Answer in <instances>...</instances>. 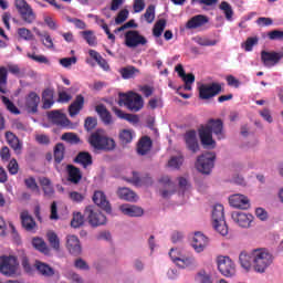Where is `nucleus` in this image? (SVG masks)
<instances>
[{
    "label": "nucleus",
    "instance_id": "nucleus-1",
    "mask_svg": "<svg viewBox=\"0 0 283 283\" xmlns=\"http://www.w3.org/2000/svg\"><path fill=\"white\" fill-rule=\"evenodd\" d=\"M275 258L264 248H256L250 251H242L239 254V264L245 273H266V270L273 264Z\"/></svg>",
    "mask_w": 283,
    "mask_h": 283
},
{
    "label": "nucleus",
    "instance_id": "nucleus-2",
    "mask_svg": "<svg viewBox=\"0 0 283 283\" xmlns=\"http://www.w3.org/2000/svg\"><path fill=\"white\" fill-rule=\"evenodd\" d=\"M213 134L217 136L218 140H222V138H224L222 120L211 119L205 126L199 128L201 145H203L206 149H216V140H213Z\"/></svg>",
    "mask_w": 283,
    "mask_h": 283
},
{
    "label": "nucleus",
    "instance_id": "nucleus-3",
    "mask_svg": "<svg viewBox=\"0 0 283 283\" xmlns=\"http://www.w3.org/2000/svg\"><path fill=\"white\" fill-rule=\"evenodd\" d=\"M169 258L179 269H197L198 260L193 254L185 253L180 248H172L169 251Z\"/></svg>",
    "mask_w": 283,
    "mask_h": 283
},
{
    "label": "nucleus",
    "instance_id": "nucleus-4",
    "mask_svg": "<svg viewBox=\"0 0 283 283\" xmlns=\"http://www.w3.org/2000/svg\"><path fill=\"white\" fill-rule=\"evenodd\" d=\"M88 143L98 151H112L116 147V142L109 138L104 129H97L91 134Z\"/></svg>",
    "mask_w": 283,
    "mask_h": 283
},
{
    "label": "nucleus",
    "instance_id": "nucleus-5",
    "mask_svg": "<svg viewBox=\"0 0 283 283\" xmlns=\"http://www.w3.org/2000/svg\"><path fill=\"white\" fill-rule=\"evenodd\" d=\"M118 105L120 107L125 105L130 112H140L145 102L143 101V96L138 95V93L129 92L119 94Z\"/></svg>",
    "mask_w": 283,
    "mask_h": 283
},
{
    "label": "nucleus",
    "instance_id": "nucleus-6",
    "mask_svg": "<svg viewBox=\"0 0 283 283\" xmlns=\"http://www.w3.org/2000/svg\"><path fill=\"white\" fill-rule=\"evenodd\" d=\"M212 227L220 235H229V227L224 220V206L218 203L212 209Z\"/></svg>",
    "mask_w": 283,
    "mask_h": 283
},
{
    "label": "nucleus",
    "instance_id": "nucleus-7",
    "mask_svg": "<svg viewBox=\"0 0 283 283\" xmlns=\"http://www.w3.org/2000/svg\"><path fill=\"white\" fill-rule=\"evenodd\" d=\"M0 273L6 275V277H14L19 273V261H17V256H0Z\"/></svg>",
    "mask_w": 283,
    "mask_h": 283
},
{
    "label": "nucleus",
    "instance_id": "nucleus-8",
    "mask_svg": "<svg viewBox=\"0 0 283 283\" xmlns=\"http://www.w3.org/2000/svg\"><path fill=\"white\" fill-rule=\"evenodd\" d=\"M214 163L216 155L213 153H206L197 158L195 167L200 174L209 176V174H211V171L213 170Z\"/></svg>",
    "mask_w": 283,
    "mask_h": 283
},
{
    "label": "nucleus",
    "instance_id": "nucleus-9",
    "mask_svg": "<svg viewBox=\"0 0 283 283\" xmlns=\"http://www.w3.org/2000/svg\"><path fill=\"white\" fill-rule=\"evenodd\" d=\"M84 216L91 227H103V224L107 223V217L94 206H87L84 210Z\"/></svg>",
    "mask_w": 283,
    "mask_h": 283
},
{
    "label": "nucleus",
    "instance_id": "nucleus-10",
    "mask_svg": "<svg viewBox=\"0 0 283 283\" xmlns=\"http://www.w3.org/2000/svg\"><path fill=\"white\" fill-rule=\"evenodd\" d=\"M231 220L241 229H251L255 222V217L252 213L235 210L231 212Z\"/></svg>",
    "mask_w": 283,
    "mask_h": 283
},
{
    "label": "nucleus",
    "instance_id": "nucleus-11",
    "mask_svg": "<svg viewBox=\"0 0 283 283\" xmlns=\"http://www.w3.org/2000/svg\"><path fill=\"white\" fill-rule=\"evenodd\" d=\"M217 266L224 277H233L235 275V263L229 256L219 255L217 258Z\"/></svg>",
    "mask_w": 283,
    "mask_h": 283
},
{
    "label": "nucleus",
    "instance_id": "nucleus-12",
    "mask_svg": "<svg viewBox=\"0 0 283 283\" xmlns=\"http://www.w3.org/2000/svg\"><path fill=\"white\" fill-rule=\"evenodd\" d=\"M198 90L199 98H201V101H209V98H213V96H218V94L222 92V86L216 82L203 83L198 86Z\"/></svg>",
    "mask_w": 283,
    "mask_h": 283
},
{
    "label": "nucleus",
    "instance_id": "nucleus-13",
    "mask_svg": "<svg viewBox=\"0 0 283 283\" xmlns=\"http://www.w3.org/2000/svg\"><path fill=\"white\" fill-rule=\"evenodd\" d=\"M14 6L21 15V19L25 23H34L36 20V14L34 13V10H32V7L25 2V0H15Z\"/></svg>",
    "mask_w": 283,
    "mask_h": 283
},
{
    "label": "nucleus",
    "instance_id": "nucleus-14",
    "mask_svg": "<svg viewBox=\"0 0 283 283\" xmlns=\"http://www.w3.org/2000/svg\"><path fill=\"white\" fill-rule=\"evenodd\" d=\"M124 43L126 48H139V45H147V38L137 30H129L124 35Z\"/></svg>",
    "mask_w": 283,
    "mask_h": 283
},
{
    "label": "nucleus",
    "instance_id": "nucleus-15",
    "mask_svg": "<svg viewBox=\"0 0 283 283\" xmlns=\"http://www.w3.org/2000/svg\"><path fill=\"white\" fill-rule=\"evenodd\" d=\"M209 237L207 234L198 231L195 232L191 239V248L193 249L195 253H205L207 248L209 247Z\"/></svg>",
    "mask_w": 283,
    "mask_h": 283
},
{
    "label": "nucleus",
    "instance_id": "nucleus-16",
    "mask_svg": "<svg viewBox=\"0 0 283 283\" xmlns=\"http://www.w3.org/2000/svg\"><path fill=\"white\" fill-rule=\"evenodd\" d=\"M229 205L233 209H241L242 211H248L251 209V199L242 193H234L229 197Z\"/></svg>",
    "mask_w": 283,
    "mask_h": 283
},
{
    "label": "nucleus",
    "instance_id": "nucleus-17",
    "mask_svg": "<svg viewBox=\"0 0 283 283\" xmlns=\"http://www.w3.org/2000/svg\"><path fill=\"white\" fill-rule=\"evenodd\" d=\"M159 193L161 198H171L176 193V185L169 176L159 179Z\"/></svg>",
    "mask_w": 283,
    "mask_h": 283
},
{
    "label": "nucleus",
    "instance_id": "nucleus-18",
    "mask_svg": "<svg viewBox=\"0 0 283 283\" xmlns=\"http://www.w3.org/2000/svg\"><path fill=\"white\" fill-rule=\"evenodd\" d=\"M34 266L36 271L40 273V275H43V277H52L53 282H59V280H61V274L53 270V268L50 266V264L36 261Z\"/></svg>",
    "mask_w": 283,
    "mask_h": 283
},
{
    "label": "nucleus",
    "instance_id": "nucleus-19",
    "mask_svg": "<svg viewBox=\"0 0 283 283\" xmlns=\"http://www.w3.org/2000/svg\"><path fill=\"white\" fill-rule=\"evenodd\" d=\"M282 53L277 52H269V51H262L261 52V61L264 65V67H275L280 61H282Z\"/></svg>",
    "mask_w": 283,
    "mask_h": 283
},
{
    "label": "nucleus",
    "instance_id": "nucleus-20",
    "mask_svg": "<svg viewBox=\"0 0 283 283\" xmlns=\"http://www.w3.org/2000/svg\"><path fill=\"white\" fill-rule=\"evenodd\" d=\"M119 211L128 218H142L145 214V210L136 205L124 203L119 206Z\"/></svg>",
    "mask_w": 283,
    "mask_h": 283
},
{
    "label": "nucleus",
    "instance_id": "nucleus-21",
    "mask_svg": "<svg viewBox=\"0 0 283 283\" xmlns=\"http://www.w3.org/2000/svg\"><path fill=\"white\" fill-rule=\"evenodd\" d=\"M93 202L99 207V209L106 211V213H112V206L109 205V200H107L105 192L96 190L93 195Z\"/></svg>",
    "mask_w": 283,
    "mask_h": 283
},
{
    "label": "nucleus",
    "instance_id": "nucleus-22",
    "mask_svg": "<svg viewBox=\"0 0 283 283\" xmlns=\"http://www.w3.org/2000/svg\"><path fill=\"white\" fill-rule=\"evenodd\" d=\"M178 196L184 198V200H187L189 198V193L191 191V184L189 182V179L187 177H178Z\"/></svg>",
    "mask_w": 283,
    "mask_h": 283
},
{
    "label": "nucleus",
    "instance_id": "nucleus-23",
    "mask_svg": "<svg viewBox=\"0 0 283 283\" xmlns=\"http://www.w3.org/2000/svg\"><path fill=\"white\" fill-rule=\"evenodd\" d=\"M66 249L72 255H81V241L78 240V237L69 234L66 237Z\"/></svg>",
    "mask_w": 283,
    "mask_h": 283
},
{
    "label": "nucleus",
    "instance_id": "nucleus-24",
    "mask_svg": "<svg viewBox=\"0 0 283 283\" xmlns=\"http://www.w3.org/2000/svg\"><path fill=\"white\" fill-rule=\"evenodd\" d=\"M49 120H52L54 125H60V127H69L70 119L61 111H52L49 113Z\"/></svg>",
    "mask_w": 283,
    "mask_h": 283
},
{
    "label": "nucleus",
    "instance_id": "nucleus-25",
    "mask_svg": "<svg viewBox=\"0 0 283 283\" xmlns=\"http://www.w3.org/2000/svg\"><path fill=\"white\" fill-rule=\"evenodd\" d=\"M207 23H209V18L198 14L188 20L186 28L187 30H198V28H202V25H207Z\"/></svg>",
    "mask_w": 283,
    "mask_h": 283
},
{
    "label": "nucleus",
    "instance_id": "nucleus-26",
    "mask_svg": "<svg viewBox=\"0 0 283 283\" xmlns=\"http://www.w3.org/2000/svg\"><path fill=\"white\" fill-rule=\"evenodd\" d=\"M185 140L188 149L192 151V154H196L198 149H200V146L198 145V136L196 134V130H189L185 135Z\"/></svg>",
    "mask_w": 283,
    "mask_h": 283
},
{
    "label": "nucleus",
    "instance_id": "nucleus-27",
    "mask_svg": "<svg viewBox=\"0 0 283 283\" xmlns=\"http://www.w3.org/2000/svg\"><path fill=\"white\" fill-rule=\"evenodd\" d=\"M83 105H85V97L77 95L75 101L69 106L70 116H76L83 109Z\"/></svg>",
    "mask_w": 283,
    "mask_h": 283
},
{
    "label": "nucleus",
    "instance_id": "nucleus-28",
    "mask_svg": "<svg viewBox=\"0 0 283 283\" xmlns=\"http://www.w3.org/2000/svg\"><path fill=\"white\" fill-rule=\"evenodd\" d=\"M39 103H41V97H39L36 93H30L25 101L28 112H32V114H34L39 107Z\"/></svg>",
    "mask_w": 283,
    "mask_h": 283
},
{
    "label": "nucleus",
    "instance_id": "nucleus-29",
    "mask_svg": "<svg viewBox=\"0 0 283 283\" xmlns=\"http://www.w3.org/2000/svg\"><path fill=\"white\" fill-rule=\"evenodd\" d=\"M6 138L8 145H10L11 148L15 151V154H21V142L19 140V137L14 135L12 132H7L6 133Z\"/></svg>",
    "mask_w": 283,
    "mask_h": 283
},
{
    "label": "nucleus",
    "instance_id": "nucleus-30",
    "mask_svg": "<svg viewBox=\"0 0 283 283\" xmlns=\"http://www.w3.org/2000/svg\"><path fill=\"white\" fill-rule=\"evenodd\" d=\"M95 109L104 125H112L114 123L112 114L109 113V111H107V108L104 105H97Z\"/></svg>",
    "mask_w": 283,
    "mask_h": 283
},
{
    "label": "nucleus",
    "instance_id": "nucleus-31",
    "mask_svg": "<svg viewBox=\"0 0 283 283\" xmlns=\"http://www.w3.org/2000/svg\"><path fill=\"white\" fill-rule=\"evenodd\" d=\"M81 178H83V175L81 174V170L74 166H67V180L69 182H72L73 185H78L81 182Z\"/></svg>",
    "mask_w": 283,
    "mask_h": 283
},
{
    "label": "nucleus",
    "instance_id": "nucleus-32",
    "mask_svg": "<svg viewBox=\"0 0 283 283\" xmlns=\"http://www.w3.org/2000/svg\"><path fill=\"white\" fill-rule=\"evenodd\" d=\"M32 244L36 251L43 253L44 255H51L52 250L48 247V243L42 238H34Z\"/></svg>",
    "mask_w": 283,
    "mask_h": 283
},
{
    "label": "nucleus",
    "instance_id": "nucleus-33",
    "mask_svg": "<svg viewBox=\"0 0 283 283\" xmlns=\"http://www.w3.org/2000/svg\"><path fill=\"white\" fill-rule=\"evenodd\" d=\"M117 196L122 200H126L128 202H135L138 199V197H136V192L132 191L129 188H119L117 190Z\"/></svg>",
    "mask_w": 283,
    "mask_h": 283
},
{
    "label": "nucleus",
    "instance_id": "nucleus-34",
    "mask_svg": "<svg viewBox=\"0 0 283 283\" xmlns=\"http://www.w3.org/2000/svg\"><path fill=\"white\" fill-rule=\"evenodd\" d=\"M21 220L22 227H24L27 231H32L33 229H36V222H34V219L32 218V216H30V212L23 211L21 213Z\"/></svg>",
    "mask_w": 283,
    "mask_h": 283
},
{
    "label": "nucleus",
    "instance_id": "nucleus-35",
    "mask_svg": "<svg viewBox=\"0 0 283 283\" xmlns=\"http://www.w3.org/2000/svg\"><path fill=\"white\" fill-rule=\"evenodd\" d=\"M151 149V139L149 137H143L137 145V153L140 156L149 154Z\"/></svg>",
    "mask_w": 283,
    "mask_h": 283
},
{
    "label": "nucleus",
    "instance_id": "nucleus-36",
    "mask_svg": "<svg viewBox=\"0 0 283 283\" xmlns=\"http://www.w3.org/2000/svg\"><path fill=\"white\" fill-rule=\"evenodd\" d=\"M46 238L50 247H52L54 251H61V239H59L56 232L49 230L46 232Z\"/></svg>",
    "mask_w": 283,
    "mask_h": 283
},
{
    "label": "nucleus",
    "instance_id": "nucleus-37",
    "mask_svg": "<svg viewBox=\"0 0 283 283\" xmlns=\"http://www.w3.org/2000/svg\"><path fill=\"white\" fill-rule=\"evenodd\" d=\"M192 41L202 48H211L213 45H218V40H211L205 35H196L192 38Z\"/></svg>",
    "mask_w": 283,
    "mask_h": 283
},
{
    "label": "nucleus",
    "instance_id": "nucleus-38",
    "mask_svg": "<svg viewBox=\"0 0 283 283\" xmlns=\"http://www.w3.org/2000/svg\"><path fill=\"white\" fill-rule=\"evenodd\" d=\"M43 108L50 109L54 105V91L48 88L42 93Z\"/></svg>",
    "mask_w": 283,
    "mask_h": 283
},
{
    "label": "nucleus",
    "instance_id": "nucleus-39",
    "mask_svg": "<svg viewBox=\"0 0 283 283\" xmlns=\"http://www.w3.org/2000/svg\"><path fill=\"white\" fill-rule=\"evenodd\" d=\"M136 137V134L132 129H122L119 132V140L122 145H129Z\"/></svg>",
    "mask_w": 283,
    "mask_h": 283
},
{
    "label": "nucleus",
    "instance_id": "nucleus-40",
    "mask_svg": "<svg viewBox=\"0 0 283 283\" xmlns=\"http://www.w3.org/2000/svg\"><path fill=\"white\" fill-rule=\"evenodd\" d=\"M36 36H40L43 45H45V48H54V42L52 41V36H50V33H48L46 31H39V29H33Z\"/></svg>",
    "mask_w": 283,
    "mask_h": 283
},
{
    "label": "nucleus",
    "instance_id": "nucleus-41",
    "mask_svg": "<svg viewBox=\"0 0 283 283\" xmlns=\"http://www.w3.org/2000/svg\"><path fill=\"white\" fill-rule=\"evenodd\" d=\"M185 163V158L182 156H172L168 163L167 167L168 169L178 170L182 167V164Z\"/></svg>",
    "mask_w": 283,
    "mask_h": 283
},
{
    "label": "nucleus",
    "instance_id": "nucleus-42",
    "mask_svg": "<svg viewBox=\"0 0 283 283\" xmlns=\"http://www.w3.org/2000/svg\"><path fill=\"white\" fill-rule=\"evenodd\" d=\"M40 185L43 189L44 195L52 197L54 196V187H52V181L49 178H40Z\"/></svg>",
    "mask_w": 283,
    "mask_h": 283
},
{
    "label": "nucleus",
    "instance_id": "nucleus-43",
    "mask_svg": "<svg viewBox=\"0 0 283 283\" xmlns=\"http://www.w3.org/2000/svg\"><path fill=\"white\" fill-rule=\"evenodd\" d=\"M75 163H78V165H82L84 169H87V167L92 165V155L88 153H80L75 159Z\"/></svg>",
    "mask_w": 283,
    "mask_h": 283
},
{
    "label": "nucleus",
    "instance_id": "nucleus-44",
    "mask_svg": "<svg viewBox=\"0 0 283 283\" xmlns=\"http://www.w3.org/2000/svg\"><path fill=\"white\" fill-rule=\"evenodd\" d=\"M195 280L197 283H213V279L211 277V273H209L207 270H200L196 276Z\"/></svg>",
    "mask_w": 283,
    "mask_h": 283
},
{
    "label": "nucleus",
    "instance_id": "nucleus-45",
    "mask_svg": "<svg viewBox=\"0 0 283 283\" xmlns=\"http://www.w3.org/2000/svg\"><path fill=\"white\" fill-rule=\"evenodd\" d=\"M67 199L74 205H81L85 200V193L78 192L76 190H70L67 192Z\"/></svg>",
    "mask_w": 283,
    "mask_h": 283
},
{
    "label": "nucleus",
    "instance_id": "nucleus-46",
    "mask_svg": "<svg viewBox=\"0 0 283 283\" xmlns=\"http://www.w3.org/2000/svg\"><path fill=\"white\" fill-rule=\"evenodd\" d=\"M142 19H145L146 23H154L156 19V6H148Z\"/></svg>",
    "mask_w": 283,
    "mask_h": 283
},
{
    "label": "nucleus",
    "instance_id": "nucleus-47",
    "mask_svg": "<svg viewBox=\"0 0 283 283\" xmlns=\"http://www.w3.org/2000/svg\"><path fill=\"white\" fill-rule=\"evenodd\" d=\"M113 112L116 114L118 118H122L123 120H128V123H138V116L123 113V111L114 107Z\"/></svg>",
    "mask_w": 283,
    "mask_h": 283
},
{
    "label": "nucleus",
    "instance_id": "nucleus-48",
    "mask_svg": "<svg viewBox=\"0 0 283 283\" xmlns=\"http://www.w3.org/2000/svg\"><path fill=\"white\" fill-rule=\"evenodd\" d=\"M219 9L222 10L227 21H232L233 19V8L229 2L227 1H221Z\"/></svg>",
    "mask_w": 283,
    "mask_h": 283
},
{
    "label": "nucleus",
    "instance_id": "nucleus-49",
    "mask_svg": "<svg viewBox=\"0 0 283 283\" xmlns=\"http://www.w3.org/2000/svg\"><path fill=\"white\" fill-rule=\"evenodd\" d=\"M6 85H8V69L6 66H0V92L6 94Z\"/></svg>",
    "mask_w": 283,
    "mask_h": 283
},
{
    "label": "nucleus",
    "instance_id": "nucleus-50",
    "mask_svg": "<svg viewBox=\"0 0 283 283\" xmlns=\"http://www.w3.org/2000/svg\"><path fill=\"white\" fill-rule=\"evenodd\" d=\"M0 98H1L4 107L8 109V112H10L11 114H15V115L21 114V111H19L17 105H14V103H12V101H10V98H8L6 96H0Z\"/></svg>",
    "mask_w": 283,
    "mask_h": 283
},
{
    "label": "nucleus",
    "instance_id": "nucleus-51",
    "mask_svg": "<svg viewBox=\"0 0 283 283\" xmlns=\"http://www.w3.org/2000/svg\"><path fill=\"white\" fill-rule=\"evenodd\" d=\"M65 158V146L63 144H56L54 147V160L55 163H62Z\"/></svg>",
    "mask_w": 283,
    "mask_h": 283
},
{
    "label": "nucleus",
    "instance_id": "nucleus-52",
    "mask_svg": "<svg viewBox=\"0 0 283 283\" xmlns=\"http://www.w3.org/2000/svg\"><path fill=\"white\" fill-rule=\"evenodd\" d=\"M166 27H167V21H165L164 19H160L159 21H157L153 29L154 36H157V38L161 36L163 32H165Z\"/></svg>",
    "mask_w": 283,
    "mask_h": 283
},
{
    "label": "nucleus",
    "instance_id": "nucleus-53",
    "mask_svg": "<svg viewBox=\"0 0 283 283\" xmlns=\"http://www.w3.org/2000/svg\"><path fill=\"white\" fill-rule=\"evenodd\" d=\"M84 222L85 218L81 212L73 213V219L71 220V227H73V229H78V227H83Z\"/></svg>",
    "mask_w": 283,
    "mask_h": 283
},
{
    "label": "nucleus",
    "instance_id": "nucleus-54",
    "mask_svg": "<svg viewBox=\"0 0 283 283\" xmlns=\"http://www.w3.org/2000/svg\"><path fill=\"white\" fill-rule=\"evenodd\" d=\"M181 78L185 82L184 90L191 92V85L196 83V76L193 74H185Z\"/></svg>",
    "mask_w": 283,
    "mask_h": 283
},
{
    "label": "nucleus",
    "instance_id": "nucleus-55",
    "mask_svg": "<svg viewBox=\"0 0 283 283\" xmlns=\"http://www.w3.org/2000/svg\"><path fill=\"white\" fill-rule=\"evenodd\" d=\"M25 187L33 191V193H39V185H36V179L33 177H28L24 179Z\"/></svg>",
    "mask_w": 283,
    "mask_h": 283
},
{
    "label": "nucleus",
    "instance_id": "nucleus-56",
    "mask_svg": "<svg viewBox=\"0 0 283 283\" xmlns=\"http://www.w3.org/2000/svg\"><path fill=\"white\" fill-rule=\"evenodd\" d=\"M254 216L258 220H261V222H266V220H269V211L262 207L255 208Z\"/></svg>",
    "mask_w": 283,
    "mask_h": 283
},
{
    "label": "nucleus",
    "instance_id": "nucleus-57",
    "mask_svg": "<svg viewBox=\"0 0 283 283\" xmlns=\"http://www.w3.org/2000/svg\"><path fill=\"white\" fill-rule=\"evenodd\" d=\"M81 34L91 46L96 45V35H94L93 31H82Z\"/></svg>",
    "mask_w": 283,
    "mask_h": 283
},
{
    "label": "nucleus",
    "instance_id": "nucleus-58",
    "mask_svg": "<svg viewBox=\"0 0 283 283\" xmlns=\"http://www.w3.org/2000/svg\"><path fill=\"white\" fill-rule=\"evenodd\" d=\"M65 277L66 280H71V282H75V283H85V281L83 280V277L74 272V271H69L65 273Z\"/></svg>",
    "mask_w": 283,
    "mask_h": 283
},
{
    "label": "nucleus",
    "instance_id": "nucleus-59",
    "mask_svg": "<svg viewBox=\"0 0 283 283\" xmlns=\"http://www.w3.org/2000/svg\"><path fill=\"white\" fill-rule=\"evenodd\" d=\"M138 74V70L134 66H129L122 70V76L123 78H134Z\"/></svg>",
    "mask_w": 283,
    "mask_h": 283
},
{
    "label": "nucleus",
    "instance_id": "nucleus-60",
    "mask_svg": "<svg viewBox=\"0 0 283 283\" xmlns=\"http://www.w3.org/2000/svg\"><path fill=\"white\" fill-rule=\"evenodd\" d=\"M254 45H258V38H248L242 48L245 52H252Z\"/></svg>",
    "mask_w": 283,
    "mask_h": 283
},
{
    "label": "nucleus",
    "instance_id": "nucleus-61",
    "mask_svg": "<svg viewBox=\"0 0 283 283\" xmlns=\"http://www.w3.org/2000/svg\"><path fill=\"white\" fill-rule=\"evenodd\" d=\"M18 34L24 41H32L34 39V34H32V31H30V30H28L25 28L19 29L18 30Z\"/></svg>",
    "mask_w": 283,
    "mask_h": 283
},
{
    "label": "nucleus",
    "instance_id": "nucleus-62",
    "mask_svg": "<svg viewBox=\"0 0 283 283\" xmlns=\"http://www.w3.org/2000/svg\"><path fill=\"white\" fill-rule=\"evenodd\" d=\"M76 56H72V57H63L60 60V65H62V67H72V65H76Z\"/></svg>",
    "mask_w": 283,
    "mask_h": 283
},
{
    "label": "nucleus",
    "instance_id": "nucleus-63",
    "mask_svg": "<svg viewBox=\"0 0 283 283\" xmlns=\"http://www.w3.org/2000/svg\"><path fill=\"white\" fill-rule=\"evenodd\" d=\"M74 266L77 269V271H90V264H87L83 259H76L74 261Z\"/></svg>",
    "mask_w": 283,
    "mask_h": 283
},
{
    "label": "nucleus",
    "instance_id": "nucleus-64",
    "mask_svg": "<svg viewBox=\"0 0 283 283\" xmlns=\"http://www.w3.org/2000/svg\"><path fill=\"white\" fill-rule=\"evenodd\" d=\"M62 140L76 145V143H78V137L74 133H65L62 135Z\"/></svg>",
    "mask_w": 283,
    "mask_h": 283
}]
</instances>
